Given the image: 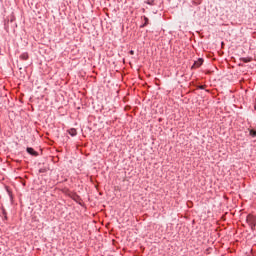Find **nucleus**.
Masks as SVG:
<instances>
[{"mask_svg": "<svg viewBox=\"0 0 256 256\" xmlns=\"http://www.w3.org/2000/svg\"><path fill=\"white\" fill-rule=\"evenodd\" d=\"M27 153L30 155H34V157H37L38 153L33 148H27Z\"/></svg>", "mask_w": 256, "mask_h": 256, "instance_id": "obj_3", "label": "nucleus"}, {"mask_svg": "<svg viewBox=\"0 0 256 256\" xmlns=\"http://www.w3.org/2000/svg\"><path fill=\"white\" fill-rule=\"evenodd\" d=\"M241 61H243V63H251V58H241Z\"/></svg>", "mask_w": 256, "mask_h": 256, "instance_id": "obj_6", "label": "nucleus"}, {"mask_svg": "<svg viewBox=\"0 0 256 256\" xmlns=\"http://www.w3.org/2000/svg\"><path fill=\"white\" fill-rule=\"evenodd\" d=\"M130 55H135V51L131 50Z\"/></svg>", "mask_w": 256, "mask_h": 256, "instance_id": "obj_9", "label": "nucleus"}, {"mask_svg": "<svg viewBox=\"0 0 256 256\" xmlns=\"http://www.w3.org/2000/svg\"><path fill=\"white\" fill-rule=\"evenodd\" d=\"M201 65H203V59H198L196 62H194V65L192 66L194 69L199 68Z\"/></svg>", "mask_w": 256, "mask_h": 256, "instance_id": "obj_2", "label": "nucleus"}, {"mask_svg": "<svg viewBox=\"0 0 256 256\" xmlns=\"http://www.w3.org/2000/svg\"><path fill=\"white\" fill-rule=\"evenodd\" d=\"M144 21H145L144 25H149V18L145 17Z\"/></svg>", "mask_w": 256, "mask_h": 256, "instance_id": "obj_8", "label": "nucleus"}, {"mask_svg": "<svg viewBox=\"0 0 256 256\" xmlns=\"http://www.w3.org/2000/svg\"><path fill=\"white\" fill-rule=\"evenodd\" d=\"M3 214L7 215V213L5 212V210H3ZM5 219H7V216H5Z\"/></svg>", "mask_w": 256, "mask_h": 256, "instance_id": "obj_10", "label": "nucleus"}, {"mask_svg": "<svg viewBox=\"0 0 256 256\" xmlns=\"http://www.w3.org/2000/svg\"><path fill=\"white\" fill-rule=\"evenodd\" d=\"M246 223H248L249 227H251L252 231H254L256 227V217L249 214L246 218Z\"/></svg>", "mask_w": 256, "mask_h": 256, "instance_id": "obj_1", "label": "nucleus"}, {"mask_svg": "<svg viewBox=\"0 0 256 256\" xmlns=\"http://www.w3.org/2000/svg\"><path fill=\"white\" fill-rule=\"evenodd\" d=\"M250 135H251V137H256V131L255 130H250Z\"/></svg>", "mask_w": 256, "mask_h": 256, "instance_id": "obj_7", "label": "nucleus"}, {"mask_svg": "<svg viewBox=\"0 0 256 256\" xmlns=\"http://www.w3.org/2000/svg\"><path fill=\"white\" fill-rule=\"evenodd\" d=\"M20 59H22V61H27V59H29V54L28 53L21 54Z\"/></svg>", "mask_w": 256, "mask_h": 256, "instance_id": "obj_5", "label": "nucleus"}, {"mask_svg": "<svg viewBox=\"0 0 256 256\" xmlns=\"http://www.w3.org/2000/svg\"><path fill=\"white\" fill-rule=\"evenodd\" d=\"M68 133L71 135V137H75V135H77V130L75 128H71L68 130Z\"/></svg>", "mask_w": 256, "mask_h": 256, "instance_id": "obj_4", "label": "nucleus"}]
</instances>
